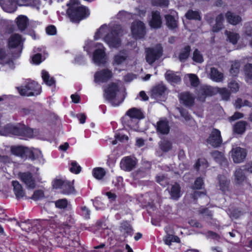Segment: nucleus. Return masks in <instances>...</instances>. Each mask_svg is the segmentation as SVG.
I'll list each match as a JSON object with an SVG mask.
<instances>
[{"instance_id":"obj_13","label":"nucleus","mask_w":252,"mask_h":252,"mask_svg":"<svg viewBox=\"0 0 252 252\" xmlns=\"http://www.w3.org/2000/svg\"><path fill=\"white\" fill-rule=\"evenodd\" d=\"M112 76L111 71L107 69L96 72L94 76L95 83L100 84L106 82Z\"/></svg>"},{"instance_id":"obj_52","label":"nucleus","mask_w":252,"mask_h":252,"mask_svg":"<svg viewBox=\"0 0 252 252\" xmlns=\"http://www.w3.org/2000/svg\"><path fill=\"white\" fill-rule=\"evenodd\" d=\"M186 17L188 19L200 20V16L198 11L189 10L186 14Z\"/></svg>"},{"instance_id":"obj_55","label":"nucleus","mask_w":252,"mask_h":252,"mask_svg":"<svg viewBox=\"0 0 252 252\" xmlns=\"http://www.w3.org/2000/svg\"><path fill=\"white\" fill-rule=\"evenodd\" d=\"M244 71L247 81H248L249 79H252V63H249L245 65Z\"/></svg>"},{"instance_id":"obj_41","label":"nucleus","mask_w":252,"mask_h":252,"mask_svg":"<svg viewBox=\"0 0 252 252\" xmlns=\"http://www.w3.org/2000/svg\"><path fill=\"white\" fill-rule=\"evenodd\" d=\"M105 175L106 172L102 167H95L93 170V175L97 180H101Z\"/></svg>"},{"instance_id":"obj_33","label":"nucleus","mask_w":252,"mask_h":252,"mask_svg":"<svg viewBox=\"0 0 252 252\" xmlns=\"http://www.w3.org/2000/svg\"><path fill=\"white\" fill-rule=\"evenodd\" d=\"M218 87L203 86L200 89V93L203 95H213L217 94Z\"/></svg>"},{"instance_id":"obj_11","label":"nucleus","mask_w":252,"mask_h":252,"mask_svg":"<svg viewBox=\"0 0 252 252\" xmlns=\"http://www.w3.org/2000/svg\"><path fill=\"white\" fill-rule=\"evenodd\" d=\"M55 207L60 209H65L68 211L69 215L67 216L66 220H68L70 224L74 222V220L72 217V205L68 203V200L66 198L59 199L55 201Z\"/></svg>"},{"instance_id":"obj_44","label":"nucleus","mask_w":252,"mask_h":252,"mask_svg":"<svg viewBox=\"0 0 252 252\" xmlns=\"http://www.w3.org/2000/svg\"><path fill=\"white\" fill-rule=\"evenodd\" d=\"M240 63L239 62L234 61L232 62L229 70L230 74L232 76H236L239 72Z\"/></svg>"},{"instance_id":"obj_53","label":"nucleus","mask_w":252,"mask_h":252,"mask_svg":"<svg viewBox=\"0 0 252 252\" xmlns=\"http://www.w3.org/2000/svg\"><path fill=\"white\" fill-rule=\"evenodd\" d=\"M217 94L221 95L222 98L224 100H227L230 96V93L226 88H218Z\"/></svg>"},{"instance_id":"obj_59","label":"nucleus","mask_w":252,"mask_h":252,"mask_svg":"<svg viewBox=\"0 0 252 252\" xmlns=\"http://www.w3.org/2000/svg\"><path fill=\"white\" fill-rule=\"evenodd\" d=\"M66 180H63L61 179H56L54 180L53 182V186L55 189H61L64 184Z\"/></svg>"},{"instance_id":"obj_6","label":"nucleus","mask_w":252,"mask_h":252,"mask_svg":"<svg viewBox=\"0 0 252 252\" xmlns=\"http://www.w3.org/2000/svg\"><path fill=\"white\" fill-rule=\"evenodd\" d=\"M17 91L21 95L34 96L37 95L41 93V86L34 81H30L26 82L20 87H16Z\"/></svg>"},{"instance_id":"obj_16","label":"nucleus","mask_w":252,"mask_h":252,"mask_svg":"<svg viewBox=\"0 0 252 252\" xmlns=\"http://www.w3.org/2000/svg\"><path fill=\"white\" fill-rule=\"evenodd\" d=\"M166 91V88L162 84H159L154 87L151 90L152 96L157 99L162 100Z\"/></svg>"},{"instance_id":"obj_62","label":"nucleus","mask_w":252,"mask_h":252,"mask_svg":"<svg viewBox=\"0 0 252 252\" xmlns=\"http://www.w3.org/2000/svg\"><path fill=\"white\" fill-rule=\"evenodd\" d=\"M172 143H160V149L164 152H167L172 149Z\"/></svg>"},{"instance_id":"obj_14","label":"nucleus","mask_w":252,"mask_h":252,"mask_svg":"<svg viewBox=\"0 0 252 252\" xmlns=\"http://www.w3.org/2000/svg\"><path fill=\"white\" fill-rule=\"evenodd\" d=\"M118 91V84L112 83L104 89V97L108 100H112L116 97V93Z\"/></svg>"},{"instance_id":"obj_7","label":"nucleus","mask_w":252,"mask_h":252,"mask_svg":"<svg viewBox=\"0 0 252 252\" xmlns=\"http://www.w3.org/2000/svg\"><path fill=\"white\" fill-rule=\"evenodd\" d=\"M68 239V244L65 247L67 252H83L84 249L79 242V237L77 233L74 232L72 236L69 235Z\"/></svg>"},{"instance_id":"obj_1","label":"nucleus","mask_w":252,"mask_h":252,"mask_svg":"<svg viewBox=\"0 0 252 252\" xmlns=\"http://www.w3.org/2000/svg\"><path fill=\"white\" fill-rule=\"evenodd\" d=\"M123 30L120 25H102L96 31L94 39H102L110 48H118L121 45L120 37L123 34Z\"/></svg>"},{"instance_id":"obj_20","label":"nucleus","mask_w":252,"mask_h":252,"mask_svg":"<svg viewBox=\"0 0 252 252\" xmlns=\"http://www.w3.org/2000/svg\"><path fill=\"white\" fill-rule=\"evenodd\" d=\"M12 185L16 199L19 200L25 196V193L22 185L17 181H13Z\"/></svg>"},{"instance_id":"obj_48","label":"nucleus","mask_w":252,"mask_h":252,"mask_svg":"<svg viewBox=\"0 0 252 252\" xmlns=\"http://www.w3.org/2000/svg\"><path fill=\"white\" fill-rule=\"evenodd\" d=\"M190 51V47L189 46H186L183 48L179 55V59L181 61L186 60L189 56V52Z\"/></svg>"},{"instance_id":"obj_19","label":"nucleus","mask_w":252,"mask_h":252,"mask_svg":"<svg viewBox=\"0 0 252 252\" xmlns=\"http://www.w3.org/2000/svg\"><path fill=\"white\" fill-rule=\"evenodd\" d=\"M24 39L18 34H13L8 39V44L9 47H16L21 46L23 44Z\"/></svg>"},{"instance_id":"obj_42","label":"nucleus","mask_w":252,"mask_h":252,"mask_svg":"<svg viewBox=\"0 0 252 252\" xmlns=\"http://www.w3.org/2000/svg\"><path fill=\"white\" fill-rule=\"evenodd\" d=\"M175 11H172L171 14L173 15H167L165 16L166 23L168 27L171 29H174L177 27V21L174 17Z\"/></svg>"},{"instance_id":"obj_25","label":"nucleus","mask_w":252,"mask_h":252,"mask_svg":"<svg viewBox=\"0 0 252 252\" xmlns=\"http://www.w3.org/2000/svg\"><path fill=\"white\" fill-rule=\"evenodd\" d=\"M150 25L153 28H160L162 23L161 17L158 12H152V19L150 21Z\"/></svg>"},{"instance_id":"obj_10","label":"nucleus","mask_w":252,"mask_h":252,"mask_svg":"<svg viewBox=\"0 0 252 252\" xmlns=\"http://www.w3.org/2000/svg\"><path fill=\"white\" fill-rule=\"evenodd\" d=\"M131 33L136 39L141 38L146 33L144 24L140 21H135L132 23L131 26Z\"/></svg>"},{"instance_id":"obj_57","label":"nucleus","mask_w":252,"mask_h":252,"mask_svg":"<svg viewBox=\"0 0 252 252\" xmlns=\"http://www.w3.org/2000/svg\"><path fill=\"white\" fill-rule=\"evenodd\" d=\"M192 60L193 61L199 63H201L203 61V58L202 55L197 49H196L193 52Z\"/></svg>"},{"instance_id":"obj_56","label":"nucleus","mask_w":252,"mask_h":252,"mask_svg":"<svg viewBox=\"0 0 252 252\" xmlns=\"http://www.w3.org/2000/svg\"><path fill=\"white\" fill-rule=\"evenodd\" d=\"M37 158L35 156L34 153L32 150L30 149L28 147H26L25 154L24 159L29 158L32 160H35Z\"/></svg>"},{"instance_id":"obj_9","label":"nucleus","mask_w":252,"mask_h":252,"mask_svg":"<svg viewBox=\"0 0 252 252\" xmlns=\"http://www.w3.org/2000/svg\"><path fill=\"white\" fill-rule=\"evenodd\" d=\"M18 178L28 189H34L36 187L35 179L32 174L29 172H19Z\"/></svg>"},{"instance_id":"obj_32","label":"nucleus","mask_w":252,"mask_h":252,"mask_svg":"<svg viewBox=\"0 0 252 252\" xmlns=\"http://www.w3.org/2000/svg\"><path fill=\"white\" fill-rule=\"evenodd\" d=\"M177 73L168 70L165 73V77L171 83H177L181 81V78L180 75H177Z\"/></svg>"},{"instance_id":"obj_8","label":"nucleus","mask_w":252,"mask_h":252,"mask_svg":"<svg viewBox=\"0 0 252 252\" xmlns=\"http://www.w3.org/2000/svg\"><path fill=\"white\" fill-rule=\"evenodd\" d=\"M162 53V48L160 45H158L154 48L147 49L146 56L147 62L149 64L153 63L161 56Z\"/></svg>"},{"instance_id":"obj_63","label":"nucleus","mask_w":252,"mask_h":252,"mask_svg":"<svg viewBox=\"0 0 252 252\" xmlns=\"http://www.w3.org/2000/svg\"><path fill=\"white\" fill-rule=\"evenodd\" d=\"M152 2L153 5L160 6H167L168 5L167 0H152Z\"/></svg>"},{"instance_id":"obj_4","label":"nucleus","mask_w":252,"mask_h":252,"mask_svg":"<svg viewBox=\"0 0 252 252\" xmlns=\"http://www.w3.org/2000/svg\"><path fill=\"white\" fill-rule=\"evenodd\" d=\"M2 8L6 12L12 13L16 9V4L19 6H31L36 9H39V0H9L6 3L4 0H0Z\"/></svg>"},{"instance_id":"obj_50","label":"nucleus","mask_w":252,"mask_h":252,"mask_svg":"<svg viewBox=\"0 0 252 252\" xmlns=\"http://www.w3.org/2000/svg\"><path fill=\"white\" fill-rule=\"evenodd\" d=\"M115 137L116 138L115 142H117L118 141H124L130 140L129 136L127 134L124 133V132L122 131L117 132L115 134Z\"/></svg>"},{"instance_id":"obj_3","label":"nucleus","mask_w":252,"mask_h":252,"mask_svg":"<svg viewBox=\"0 0 252 252\" xmlns=\"http://www.w3.org/2000/svg\"><path fill=\"white\" fill-rule=\"evenodd\" d=\"M67 5L68 6L67 14L72 22H79L90 15L88 8L80 5L78 0H70Z\"/></svg>"},{"instance_id":"obj_15","label":"nucleus","mask_w":252,"mask_h":252,"mask_svg":"<svg viewBox=\"0 0 252 252\" xmlns=\"http://www.w3.org/2000/svg\"><path fill=\"white\" fill-rule=\"evenodd\" d=\"M247 156L246 150L240 147L236 148L232 154V158L235 163L243 162Z\"/></svg>"},{"instance_id":"obj_21","label":"nucleus","mask_w":252,"mask_h":252,"mask_svg":"<svg viewBox=\"0 0 252 252\" xmlns=\"http://www.w3.org/2000/svg\"><path fill=\"white\" fill-rule=\"evenodd\" d=\"M244 169L241 168H237L234 172V181L236 184L242 185L243 183L246 180Z\"/></svg>"},{"instance_id":"obj_31","label":"nucleus","mask_w":252,"mask_h":252,"mask_svg":"<svg viewBox=\"0 0 252 252\" xmlns=\"http://www.w3.org/2000/svg\"><path fill=\"white\" fill-rule=\"evenodd\" d=\"M62 192L64 194H70L75 192V190L73 183L68 181H65L61 189Z\"/></svg>"},{"instance_id":"obj_45","label":"nucleus","mask_w":252,"mask_h":252,"mask_svg":"<svg viewBox=\"0 0 252 252\" xmlns=\"http://www.w3.org/2000/svg\"><path fill=\"white\" fill-rule=\"evenodd\" d=\"M226 35L227 36L228 40L232 43L233 44L237 43L238 39L239 38V35L238 33L228 32L226 31L225 32Z\"/></svg>"},{"instance_id":"obj_37","label":"nucleus","mask_w":252,"mask_h":252,"mask_svg":"<svg viewBox=\"0 0 252 252\" xmlns=\"http://www.w3.org/2000/svg\"><path fill=\"white\" fill-rule=\"evenodd\" d=\"M208 142H222L220 131L217 129H213Z\"/></svg>"},{"instance_id":"obj_58","label":"nucleus","mask_w":252,"mask_h":252,"mask_svg":"<svg viewBox=\"0 0 252 252\" xmlns=\"http://www.w3.org/2000/svg\"><path fill=\"white\" fill-rule=\"evenodd\" d=\"M204 185V181L202 178L197 177L194 182L193 187V189H202V186Z\"/></svg>"},{"instance_id":"obj_34","label":"nucleus","mask_w":252,"mask_h":252,"mask_svg":"<svg viewBox=\"0 0 252 252\" xmlns=\"http://www.w3.org/2000/svg\"><path fill=\"white\" fill-rule=\"evenodd\" d=\"M0 63L4 64L10 68H13L14 65L12 61L6 59V54L4 49L1 48H0Z\"/></svg>"},{"instance_id":"obj_39","label":"nucleus","mask_w":252,"mask_h":252,"mask_svg":"<svg viewBox=\"0 0 252 252\" xmlns=\"http://www.w3.org/2000/svg\"><path fill=\"white\" fill-rule=\"evenodd\" d=\"M224 20V17L222 14H219L216 19V24L213 28L214 32H218L223 28L222 22Z\"/></svg>"},{"instance_id":"obj_18","label":"nucleus","mask_w":252,"mask_h":252,"mask_svg":"<svg viewBox=\"0 0 252 252\" xmlns=\"http://www.w3.org/2000/svg\"><path fill=\"white\" fill-rule=\"evenodd\" d=\"M139 120L132 119L131 118L125 115L123 118V124L126 126L129 127L130 129L137 131L139 128Z\"/></svg>"},{"instance_id":"obj_51","label":"nucleus","mask_w":252,"mask_h":252,"mask_svg":"<svg viewBox=\"0 0 252 252\" xmlns=\"http://www.w3.org/2000/svg\"><path fill=\"white\" fill-rule=\"evenodd\" d=\"M239 85L235 80H231L228 83V87L232 93H237L239 90Z\"/></svg>"},{"instance_id":"obj_29","label":"nucleus","mask_w":252,"mask_h":252,"mask_svg":"<svg viewBox=\"0 0 252 252\" xmlns=\"http://www.w3.org/2000/svg\"><path fill=\"white\" fill-rule=\"evenodd\" d=\"M179 98L182 102L187 106H191L194 102V98L188 92L181 94Z\"/></svg>"},{"instance_id":"obj_35","label":"nucleus","mask_w":252,"mask_h":252,"mask_svg":"<svg viewBox=\"0 0 252 252\" xmlns=\"http://www.w3.org/2000/svg\"><path fill=\"white\" fill-rule=\"evenodd\" d=\"M17 25L19 29L24 31L27 27L28 24V19L24 15H20L17 18Z\"/></svg>"},{"instance_id":"obj_26","label":"nucleus","mask_w":252,"mask_h":252,"mask_svg":"<svg viewBox=\"0 0 252 252\" xmlns=\"http://www.w3.org/2000/svg\"><path fill=\"white\" fill-rule=\"evenodd\" d=\"M127 58V54L125 51H122L115 55L113 58V64L120 65L124 63Z\"/></svg>"},{"instance_id":"obj_46","label":"nucleus","mask_w":252,"mask_h":252,"mask_svg":"<svg viewBox=\"0 0 252 252\" xmlns=\"http://www.w3.org/2000/svg\"><path fill=\"white\" fill-rule=\"evenodd\" d=\"M185 78L188 79L190 85L193 87H196L199 84V78L194 74H187Z\"/></svg>"},{"instance_id":"obj_47","label":"nucleus","mask_w":252,"mask_h":252,"mask_svg":"<svg viewBox=\"0 0 252 252\" xmlns=\"http://www.w3.org/2000/svg\"><path fill=\"white\" fill-rule=\"evenodd\" d=\"M70 165V167L69 168V171L70 172L73 174H78L81 171L82 168L78 164L76 161L71 160Z\"/></svg>"},{"instance_id":"obj_54","label":"nucleus","mask_w":252,"mask_h":252,"mask_svg":"<svg viewBox=\"0 0 252 252\" xmlns=\"http://www.w3.org/2000/svg\"><path fill=\"white\" fill-rule=\"evenodd\" d=\"M44 191L41 189H38L34 191L31 198L33 200L37 201L44 198Z\"/></svg>"},{"instance_id":"obj_24","label":"nucleus","mask_w":252,"mask_h":252,"mask_svg":"<svg viewBox=\"0 0 252 252\" xmlns=\"http://www.w3.org/2000/svg\"><path fill=\"white\" fill-rule=\"evenodd\" d=\"M126 116L129 117L132 119L141 120L144 118V115L140 109L136 108H132L129 109L126 112Z\"/></svg>"},{"instance_id":"obj_5","label":"nucleus","mask_w":252,"mask_h":252,"mask_svg":"<svg viewBox=\"0 0 252 252\" xmlns=\"http://www.w3.org/2000/svg\"><path fill=\"white\" fill-rule=\"evenodd\" d=\"M93 46H95L96 48L93 54L94 62L98 65L104 63L106 61V55L103 45L101 43L94 44L92 41H87L84 46V48L89 54H90Z\"/></svg>"},{"instance_id":"obj_49","label":"nucleus","mask_w":252,"mask_h":252,"mask_svg":"<svg viewBox=\"0 0 252 252\" xmlns=\"http://www.w3.org/2000/svg\"><path fill=\"white\" fill-rule=\"evenodd\" d=\"M235 106L236 108H240L243 106H248L250 107H252V103L248 100H244L241 98H237L235 102Z\"/></svg>"},{"instance_id":"obj_22","label":"nucleus","mask_w":252,"mask_h":252,"mask_svg":"<svg viewBox=\"0 0 252 252\" xmlns=\"http://www.w3.org/2000/svg\"><path fill=\"white\" fill-rule=\"evenodd\" d=\"M169 128L168 122L166 119H161L157 124V131L161 134L168 133Z\"/></svg>"},{"instance_id":"obj_61","label":"nucleus","mask_w":252,"mask_h":252,"mask_svg":"<svg viewBox=\"0 0 252 252\" xmlns=\"http://www.w3.org/2000/svg\"><path fill=\"white\" fill-rule=\"evenodd\" d=\"M80 214L86 219L90 218V211L86 206H82L80 208Z\"/></svg>"},{"instance_id":"obj_27","label":"nucleus","mask_w":252,"mask_h":252,"mask_svg":"<svg viewBox=\"0 0 252 252\" xmlns=\"http://www.w3.org/2000/svg\"><path fill=\"white\" fill-rule=\"evenodd\" d=\"M26 147L22 146H12L10 147V152L14 156L24 158Z\"/></svg>"},{"instance_id":"obj_23","label":"nucleus","mask_w":252,"mask_h":252,"mask_svg":"<svg viewBox=\"0 0 252 252\" xmlns=\"http://www.w3.org/2000/svg\"><path fill=\"white\" fill-rule=\"evenodd\" d=\"M120 230L124 231V236L125 238L128 236H131L133 234V228L127 220H123L120 224Z\"/></svg>"},{"instance_id":"obj_43","label":"nucleus","mask_w":252,"mask_h":252,"mask_svg":"<svg viewBox=\"0 0 252 252\" xmlns=\"http://www.w3.org/2000/svg\"><path fill=\"white\" fill-rule=\"evenodd\" d=\"M247 123L245 122L239 121L237 122L234 126V131L238 134L243 133L246 129Z\"/></svg>"},{"instance_id":"obj_60","label":"nucleus","mask_w":252,"mask_h":252,"mask_svg":"<svg viewBox=\"0 0 252 252\" xmlns=\"http://www.w3.org/2000/svg\"><path fill=\"white\" fill-rule=\"evenodd\" d=\"M211 155L212 157L215 159V160L217 161L221 160L222 158H223V154L219 152L218 151H213L211 153Z\"/></svg>"},{"instance_id":"obj_2","label":"nucleus","mask_w":252,"mask_h":252,"mask_svg":"<svg viewBox=\"0 0 252 252\" xmlns=\"http://www.w3.org/2000/svg\"><path fill=\"white\" fill-rule=\"evenodd\" d=\"M0 135L18 136L20 139L27 140L34 136V132L32 129L21 124H7L3 127L0 126Z\"/></svg>"},{"instance_id":"obj_30","label":"nucleus","mask_w":252,"mask_h":252,"mask_svg":"<svg viewBox=\"0 0 252 252\" xmlns=\"http://www.w3.org/2000/svg\"><path fill=\"white\" fill-rule=\"evenodd\" d=\"M210 75L211 79L216 82H220L223 80V74L215 67L211 68Z\"/></svg>"},{"instance_id":"obj_28","label":"nucleus","mask_w":252,"mask_h":252,"mask_svg":"<svg viewBox=\"0 0 252 252\" xmlns=\"http://www.w3.org/2000/svg\"><path fill=\"white\" fill-rule=\"evenodd\" d=\"M225 16L227 21L233 25L239 24L242 20L240 16L230 11H228Z\"/></svg>"},{"instance_id":"obj_17","label":"nucleus","mask_w":252,"mask_h":252,"mask_svg":"<svg viewBox=\"0 0 252 252\" xmlns=\"http://www.w3.org/2000/svg\"><path fill=\"white\" fill-rule=\"evenodd\" d=\"M220 189L223 192L229 190L230 184V180L223 175H219L217 176Z\"/></svg>"},{"instance_id":"obj_40","label":"nucleus","mask_w":252,"mask_h":252,"mask_svg":"<svg viewBox=\"0 0 252 252\" xmlns=\"http://www.w3.org/2000/svg\"><path fill=\"white\" fill-rule=\"evenodd\" d=\"M42 78L43 82L48 86H51L55 83V81L53 77H50L48 72L45 70L42 71Z\"/></svg>"},{"instance_id":"obj_64","label":"nucleus","mask_w":252,"mask_h":252,"mask_svg":"<svg viewBox=\"0 0 252 252\" xmlns=\"http://www.w3.org/2000/svg\"><path fill=\"white\" fill-rule=\"evenodd\" d=\"M244 33L245 35L251 36L252 33V25L251 24H247L244 27Z\"/></svg>"},{"instance_id":"obj_12","label":"nucleus","mask_w":252,"mask_h":252,"mask_svg":"<svg viewBox=\"0 0 252 252\" xmlns=\"http://www.w3.org/2000/svg\"><path fill=\"white\" fill-rule=\"evenodd\" d=\"M137 164V160L135 158L126 156L122 158L120 162V167L125 171H131L134 169Z\"/></svg>"},{"instance_id":"obj_38","label":"nucleus","mask_w":252,"mask_h":252,"mask_svg":"<svg viewBox=\"0 0 252 252\" xmlns=\"http://www.w3.org/2000/svg\"><path fill=\"white\" fill-rule=\"evenodd\" d=\"M209 166L208 162L206 159L204 158H200L197 159L194 165V168L197 172L199 171L200 168L201 167L203 169H206Z\"/></svg>"},{"instance_id":"obj_36","label":"nucleus","mask_w":252,"mask_h":252,"mask_svg":"<svg viewBox=\"0 0 252 252\" xmlns=\"http://www.w3.org/2000/svg\"><path fill=\"white\" fill-rule=\"evenodd\" d=\"M170 195L172 199L174 200L178 199L181 194V187L179 184L176 183L173 185L171 189Z\"/></svg>"}]
</instances>
